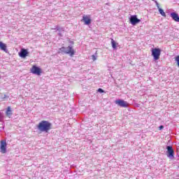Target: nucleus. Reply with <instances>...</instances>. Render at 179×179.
Instances as JSON below:
<instances>
[{
  "label": "nucleus",
  "instance_id": "nucleus-1",
  "mask_svg": "<svg viewBox=\"0 0 179 179\" xmlns=\"http://www.w3.org/2000/svg\"><path fill=\"white\" fill-rule=\"evenodd\" d=\"M37 128L40 132H48L52 129V124L47 120H42L38 123Z\"/></svg>",
  "mask_w": 179,
  "mask_h": 179
},
{
  "label": "nucleus",
  "instance_id": "nucleus-2",
  "mask_svg": "<svg viewBox=\"0 0 179 179\" xmlns=\"http://www.w3.org/2000/svg\"><path fill=\"white\" fill-rule=\"evenodd\" d=\"M76 52L73 49V48L71 46H63L59 49V54H66L70 57H73Z\"/></svg>",
  "mask_w": 179,
  "mask_h": 179
},
{
  "label": "nucleus",
  "instance_id": "nucleus-3",
  "mask_svg": "<svg viewBox=\"0 0 179 179\" xmlns=\"http://www.w3.org/2000/svg\"><path fill=\"white\" fill-rule=\"evenodd\" d=\"M151 52L155 61L160 59V55L162 54V50L160 48H152Z\"/></svg>",
  "mask_w": 179,
  "mask_h": 179
},
{
  "label": "nucleus",
  "instance_id": "nucleus-4",
  "mask_svg": "<svg viewBox=\"0 0 179 179\" xmlns=\"http://www.w3.org/2000/svg\"><path fill=\"white\" fill-rule=\"evenodd\" d=\"M30 72H31V73H33L34 75H37L38 76H40V75H41V73H43V70L40 67H38L36 65H34L30 69Z\"/></svg>",
  "mask_w": 179,
  "mask_h": 179
},
{
  "label": "nucleus",
  "instance_id": "nucleus-5",
  "mask_svg": "<svg viewBox=\"0 0 179 179\" xmlns=\"http://www.w3.org/2000/svg\"><path fill=\"white\" fill-rule=\"evenodd\" d=\"M115 103L117 104V106H120V107H123L124 108H127V107L129 106V103L122 99L116 100Z\"/></svg>",
  "mask_w": 179,
  "mask_h": 179
},
{
  "label": "nucleus",
  "instance_id": "nucleus-6",
  "mask_svg": "<svg viewBox=\"0 0 179 179\" xmlns=\"http://www.w3.org/2000/svg\"><path fill=\"white\" fill-rule=\"evenodd\" d=\"M6 146H8V144L6 143V141L1 140L0 141V150L1 153L3 154L6 153Z\"/></svg>",
  "mask_w": 179,
  "mask_h": 179
},
{
  "label": "nucleus",
  "instance_id": "nucleus-7",
  "mask_svg": "<svg viewBox=\"0 0 179 179\" xmlns=\"http://www.w3.org/2000/svg\"><path fill=\"white\" fill-rule=\"evenodd\" d=\"M141 22V20L138 19V17L136 15H132L130 17V22L133 26H135V24H137V23H139Z\"/></svg>",
  "mask_w": 179,
  "mask_h": 179
},
{
  "label": "nucleus",
  "instance_id": "nucleus-8",
  "mask_svg": "<svg viewBox=\"0 0 179 179\" xmlns=\"http://www.w3.org/2000/svg\"><path fill=\"white\" fill-rule=\"evenodd\" d=\"M167 149V157H174V150H173V147L172 146H167L166 147Z\"/></svg>",
  "mask_w": 179,
  "mask_h": 179
},
{
  "label": "nucleus",
  "instance_id": "nucleus-9",
  "mask_svg": "<svg viewBox=\"0 0 179 179\" xmlns=\"http://www.w3.org/2000/svg\"><path fill=\"white\" fill-rule=\"evenodd\" d=\"M83 20L85 22V24L89 25L92 23V19H90V15H83Z\"/></svg>",
  "mask_w": 179,
  "mask_h": 179
},
{
  "label": "nucleus",
  "instance_id": "nucleus-10",
  "mask_svg": "<svg viewBox=\"0 0 179 179\" xmlns=\"http://www.w3.org/2000/svg\"><path fill=\"white\" fill-rule=\"evenodd\" d=\"M27 54H29V52H27V50L22 49L19 55L20 57H21V58H26V57H27Z\"/></svg>",
  "mask_w": 179,
  "mask_h": 179
},
{
  "label": "nucleus",
  "instance_id": "nucleus-11",
  "mask_svg": "<svg viewBox=\"0 0 179 179\" xmlns=\"http://www.w3.org/2000/svg\"><path fill=\"white\" fill-rule=\"evenodd\" d=\"M171 17H172L173 20L175 22H179V17L178 14L176 13H171Z\"/></svg>",
  "mask_w": 179,
  "mask_h": 179
},
{
  "label": "nucleus",
  "instance_id": "nucleus-12",
  "mask_svg": "<svg viewBox=\"0 0 179 179\" xmlns=\"http://www.w3.org/2000/svg\"><path fill=\"white\" fill-rule=\"evenodd\" d=\"M155 2L157 3V7H158L159 12L160 15H162V16H164V17H166V13H164V10H163V9L160 8L157 1H155Z\"/></svg>",
  "mask_w": 179,
  "mask_h": 179
},
{
  "label": "nucleus",
  "instance_id": "nucleus-13",
  "mask_svg": "<svg viewBox=\"0 0 179 179\" xmlns=\"http://www.w3.org/2000/svg\"><path fill=\"white\" fill-rule=\"evenodd\" d=\"M12 108H10V106H8L6 109V115L7 117H10V115H12Z\"/></svg>",
  "mask_w": 179,
  "mask_h": 179
},
{
  "label": "nucleus",
  "instance_id": "nucleus-14",
  "mask_svg": "<svg viewBox=\"0 0 179 179\" xmlns=\"http://www.w3.org/2000/svg\"><path fill=\"white\" fill-rule=\"evenodd\" d=\"M0 50L4 51V52H8V49H6V45H0Z\"/></svg>",
  "mask_w": 179,
  "mask_h": 179
},
{
  "label": "nucleus",
  "instance_id": "nucleus-15",
  "mask_svg": "<svg viewBox=\"0 0 179 179\" xmlns=\"http://www.w3.org/2000/svg\"><path fill=\"white\" fill-rule=\"evenodd\" d=\"M175 61L177 62L178 66H179V55L175 58Z\"/></svg>",
  "mask_w": 179,
  "mask_h": 179
},
{
  "label": "nucleus",
  "instance_id": "nucleus-16",
  "mask_svg": "<svg viewBox=\"0 0 179 179\" xmlns=\"http://www.w3.org/2000/svg\"><path fill=\"white\" fill-rule=\"evenodd\" d=\"M111 43H112V45H116V43L114 39H112Z\"/></svg>",
  "mask_w": 179,
  "mask_h": 179
},
{
  "label": "nucleus",
  "instance_id": "nucleus-17",
  "mask_svg": "<svg viewBox=\"0 0 179 179\" xmlns=\"http://www.w3.org/2000/svg\"><path fill=\"white\" fill-rule=\"evenodd\" d=\"M98 92H99L100 93H104V90H103V89H101V88H99L98 90Z\"/></svg>",
  "mask_w": 179,
  "mask_h": 179
},
{
  "label": "nucleus",
  "instance_id": "nucleus-18",
  "mask_svg": "<svg viewBox=\"0 0 179 179\" xmlns=\"http://www.w3.org/2000/svg\"><path fill=\"white\" fill-rule=\"evenodd\" d=\"M164 128V126H163V125H161L159 127V131H162V129H163Z\"/></svg>",
  "mask_w": 179,
  "mask_h": 179
},
{
  "label": "nucleus",
  "instance_id": "nucleus-19",
  "mask_svg": "<svg viewBox=\"0 0 179 179\" xmlns=\"http://www.w3.org/2000/svg\"><path fill=\"white\" fill-rule=\"evenodd\" d=\"M92 61H96V56H94V55H92Z\"/></svg>",
  "mask_w": 179,
  "mask_h": 179
},
{
  "label": "nucleus",
  "instance_id": "nucleus-20",
  "mask_svg": "<svg viewBox=\"0 0 179 179\" xmlns=\"http://www.w3.org/2000/svg\"><path fill=\"white\" fill-rule=\"evenodd\" d=\"M113 48H114V50H115V48H117V45H113Z\"/></svg>",
  "mask_w": 179,
  "mask_h": 179
},
{
  "label": "nucleus",
  "instance_id": "nucleus-21",
  "mask_svg": "<svg viewBox=\"0 0 179 179\" xmlns=\"http://www.w3.org/2000/svg\"><path fill=\"white\" fill-rule=\"evenodd\" d=\"M0 45H5V44L0 41Z\"/></svg>",
  "mask_w": 179,
  "mask_h": 179
},
{
  "label": "nucleus",
  "instance_id": "nucleus-22",
  "mask_svg": "<svg viewBox=\"0 0 179 179\" xmlns=\"http://www.w3.org/2000/svg\"><path fill=\"white\" fill-rule=\"evenodd\" d=\"M152 1H155V0H152Z\"/></svg>",
  "mask_w": 179,
  "mask_h": 179
}]
</instances>
